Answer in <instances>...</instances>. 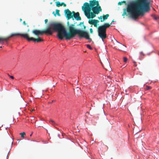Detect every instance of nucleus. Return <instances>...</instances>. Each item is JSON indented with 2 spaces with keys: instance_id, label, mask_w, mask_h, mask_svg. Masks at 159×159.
Segmentation results:
<instances>
[{
  "instance_id": "1",
  "label": "nucleus",
  "mask_w": 159,
  "mask_h": 159,
  "mask_svg": "<svg viewBox=\"0 0 159 159\" xmlns=\"http://www.w3.org/2000/svg\"><path fill=\"white\" fill-rule=\"evenodd\" d=\"M67 25L69 26L68 32H66L65 28L63 25L59 23L54 22L50 24V26L52 27V28L51 27L49 26L45 30H40L35 29L32 31V32L36 36H39L43 35L44 33L51 35L54 31H57V36L61 40L64 37L66 39L70 40L75 37L76 34H78L80 38L84 37L90 41L92 40L87 32L75 29L74 24H72L69 26L70 24L68 21L67 22Z\"/></svg>"
},
{
  "instance_id": "2",
  "label": "nucleus",
  "mask_w": 159,
  "mask_h": 159,
  "mask_svg": "<svg viewBox=\"0 0 159 159\" xmlns=\"http://www.w3.org/2000/svg\"><path fill=\"white\" fill-rule=\"evenodd\" d=\"M151 0H137L134 2L128 5L127 11L132 18L137 19L139 16L143 15L144 12L150 11Z\"/></svg>"
},
{
  "instance_id": "3",
  "label": "nucleus",
  "mask_w": 159,
  "mask_h": 159,
  "mask_svg": "<svg viewBox=\"0 0 159 159\" xmlns=\"http://www.w3.org/2000/svg\"><path fill=\"white\" fill-rule=\"evenodd\" d=\"M114 22V20H113L110 24L105 23L103 25L98 27V35L103 41L107 38V29L110 26L112 23Z\"/></svg>"
},
{
  "instance_id": "4",
  "label": "nucleus",
  "mask_w": 159,
  "mask_h": 159,
  "mask_svg": "<svg viewBox=\"0 0 159 159\" xmlns=\"http://www.w3.org/2000/svg\"><path fill=\"white\" fill-rule=\"evenodd\" d=\"M14 36H20L25 39H26L29 41H33L34 42H40L43 41V39H41L39 38L37 39H35L33 37H30L27 33L20 34V33H14Z\"/></svg>"
},
{
  "instance_id": "5",
  "label": "nucleus",
  "mask_w": 159,
  "mask_h": 159,
  "mask_svg": "<svg viewBox=\"0 0 159 159\" xmlns=\"http://www.w3.org/2000/svg\"><path fill=\"white\" fill-rule=\"evenodd\" d=\"M99 5V4L98 1L93 0L89 1V4L87 2L84 3L83 6L84 7V9L91 10V9L96 7L95 6H98Z\"/></svg>"
},
{
  "instance_id": "6",
  "label": "nucleus",
  "mask_w": 159,
  "mask_h": 159,
  "mask_svg": "<svg viewBox=\"0 0 159 159\" xmlns=\"http://www.w3.org/2000/svg\"><path fill=\"white\" fill-rule=\"evenodd\" d=\"M82 10L84 11L85 16L88 18H93L96 16V14H95L93 11V12H91V10L84 9V6H82Z\"/></svg>"
},
{
  "instance_id": "7",
  "label": "nucleus",
  "mask_w": 159,
  "mask_h": 159,
  "mask_svg": "<svg viewBox=\"0 0 159 159\" xmlns=\"http://www.w3.org/2000/svg\"><path fill=\"white\" fill-rule=\"evenodd\" d=\"M64 13L65 16L68 20L72 18L73 20H74V19L73 18L74 13V11L71 12L69 9H67L65 10Z\"/></svg>"
},
{
  "instance_id": "8",
  "label": "nucleus",
  "mask_w": 159,
  "mask_h": 159,
  "mask_svg": "<svg viewBox=\"0 0 159 159\" xmlns=\"http://www.w3.org/2000/svg\"><path fill=\"white\" fill-rule=\"evenodd\" d=\"M103 67L106 70L109 72L112 70L110 66V63L107 60H106L103 64H102Z\"/></svg>"
},
{
  "instance_id": "9",
  "label": "nucleus",
  "mask_w": 159,
  "mask_h": 159,
  "mask_svg": "<svg viewBox=\"0 0 159 159\" xmlns=\"http://www.w3.org/2000/svg\"><path fill=\"white\" fill-rule=\"evenodd\" d=\"M99 22V20L96 19L89 20L88 21L89 23L90 24L92 25L91 26V27H92V25H93L95 27H97V24Z\"/></svg>"
},
{
  "instance_id": "10",
  "label": "nucleus",
  "mask_w": 159,
  "mask_h": 159,
  "mask_svg": "<svg viewBox=\"0 0 159 159\" xmlns=\"http://www.w3.org/2000/svg\"><path fill=\"white\" fill-rule=\"evenodd\" d=\"M14 35V33H13L10 35L6 37H0V43H3L4 41H7L10 38L15 36Z\"/></svg>"
},
{
  "instance_id": "11",
  "label": "nucleus",
  "mask_w": 159,
  "mask_h": 159,
  "mask_svg": "<svg viewBox=\"0 0 159 159\" xmlns=\"http://www.w3.org/2000/svg\"><path fill=\"white\" fill-rule=\"evenodd\" d=\"M91 10H92L95 14H98L101 11H102L101 7L99 5V6H96L95 7L91 9Z\"/></svg>"
},
{
  "instance_id": "12",
  "label": "nucleus",
  "mask_w": 159,
  "mask_h": 159,
  "mask_svg": "<svg viewBox=\"0 0 159 159\" xmlns=\"http://www.w3.org/2000/svg\"><path fill=\"white\" fill-rule=\"evenodd\" d=\"M74 17L75 19L77 20H81V17L80 16V13L79 12L75 13L74 11L73 17Z\"/></svg>"
},
{
  "instance_id": "13",
  "label": "nucleus",
  "mask_w": 159,
  "mask_h": 159,
  "mask_svg": "<svg viewBox=\"0 0 159 159\" xmlns=\"http://www.w3.org/2000/svg\"><path fill=\"white\" fill-rule=\"evenodd\" d=\"M109 15L108 14H107L106 15H103V20H101L100 21L101 22H102L104 21L105 20H107L108 17L109 16Z\"/></svg>"
},
{
  "instance_id": "14",
  "label": "nucleus",
  "mask_w": 159,
  "mask_h": 159,
  "mask_svg": "<svg viewBox=\"0 0 159 159\" xmlns=\"http://www.w3.org/2000/svg\"><path fill=\"white\" fill-rule=\"evenodd\" d=\"M59 11H60L59 10H58V9H56V14L55 13L54 11H53V12L52 13L54 14V15L55 16H56V14H57V16H61V15L59 13Z\"/></svg>"
},
{
  "instance_id": "15",
  "label": "nucleus",
  "mask_w": 159,
  "mask_h": 159,
  "mask_svg": "<svg viewBox=\"0 0 159 159\" xmlns=\"http://www.w3.org/2000/svg\"><path fill=\"white\" fill-rule=\"evenodd\" d=\"M56 6L57 7H59L61 6L62 5V4H61V3L59 1H58L56 2Z\"/></svg>"
},
{
  "instance_id": "16",
  "label": "nucleus",
  "mask_w": 159,
  "mask_h": 159,
  "mask_svg": "<svg viewBox=\"0 0 159 159\" xmlns=\"http://www.w3.org/2000/svg\"><path fill=\"white\" fill-rule=\"evenodd\" d=\"M153 18L155 20H157L159 19V17L158 16L155 15H153L152 16Z\"/></svg>"
},
{
  "instance_id": "17",
  "label": "nucleus",
  "mask_w": 159,
  "mask_h": 159,
  "mask_svg": "<svg viewBox=\"0 0 159 159\" xmlns=\"http://www.w3.org/2000/svg\"><path fill=\"white\" fill-rule=\"evenodd\" d=\"M20 134L21 135V137L22 138H24V135H25V133L24 132H23L22 133H20Z\"/></svg>"
},
{
  "instance_id": "18",
  "label": "nucleus",
  "mask_w": 159,
  "mask_h": 159,
  "mask_svg": "<svg viewBox=\"0 0 159 159\" xmlns=\"http://www.w3.org/2000/svg\"><path fill=\"white\" fill-rule=\"evenodd\" d=\"M86 47L87 48H89L91 50L92 49V48L91 47L90 45L89 44L86 45Z\"/></svg>"
},
{
  "instance_id": "19",
  "label": "nucleus",
  "mask_w": 159,
  "mask_h": 159,
  "mask_svg": "<svg viewBox=\"0 0 159 159\" xmlns=\"http://www.w3.org/2000/svg\"><path fill=\"white\" fill-rule=\"evenodd\" d=\"M128 60L127 58L126 57H124L123 58V61L125 62H126Z\"/></svg>"
},
{
  "instance_id": "20",
  "label": "nucleus",
  "mask_w": 159,
  "mask_h": 159,
  "mask_svg": "<svg viewBox=\"0 0 159 159\" xmlns=\"http://www.w3.org/2000/svg\"><path fill=\"white\" fill-rule=\"evenodd\" d=\"M119 46L121 48H123V47H124L125 46L124 45H123V44H122L120 43H119Z\"/></svg>"
},
{
  "instance_id": "21",
  "label": "nucleus",
  "mask_w": 159,
  "mask_h": 159,
  "mask_svg": "<svg viewBox=\"0 0 159 159\" xmlns=\"http://www.w3.org/2000/svg\"><path fill=\"white\" fill-rule=\"evenodd\" d=\"M112 78L111 76H107V78H105V79H111Z\"/></svg>"
},
{
  "instance_id": "22",
  "label": "nucleus",
  "mask_w": 159,
  "mask_h": 159,
  "mask_svg": "<svg viewBox=\"0 0 159 159\" xmlns=\"http://www.w3.org/2000/svg\"><path fill=\"white\" fill-rule=\"evenodd\" d=\"M8 75L10 77V78L11 79H14V78L13 76H12V75Z\"/></svg>"
},
{
  "instance_id": "23",
  "label": "nucleus",
  "mask_w": 159,
  "mask_h": 159,
  "mask_svg": "<svg viewBox=\"0 0 159 159\" xmlns=\"http://www.w3.org/2000/svg\"><path fill=\"white\" fill-rule=\"evenodd\" d=\"M98 18L99 20H103L102 19V18H103V16H101L100 17H98Z\"/></svg>"
},
{
  "instance_id": "24",
  "label": "nucleus",
  "mask_w": 159,
  "mask_h": 159,
  "mask_svg": "<svg viewBox=\"0 0 159 159\" xmlns=\"http://www.w3.org/2000/svg\"><path fill=\"white\" fill-rule=\"evenodd\" d=\"M90 32L91 34H92L93 33V29L92 28H90Z\"/></svg>"
},
{
  "instance_id": "25",
  "label": "nucleus",
  "mask_w": 159,
  "mask_h": 159,
  "mask_svg": "<svg viewBox=\"0 0 159 159\" xmlns=\"http://www.w3.org/2000/svg\"><path fill=\"white\" fill-rule=\"evenodd\" d=\"M61 4H62V5H63L64 7L66 6V4L63 2H61Z\"/></svg>"
},
{
  "instance_id": "26",
  "label": "nucleus",
  "mask_w": 159,
  "mask_h": 159,
  "mask_svg": "<svg viewBox=\"0 0 159 159\" xmlns=\"http://www.w3.org/2000/svg\"><path fill=\"white\" fill-rule=\"evenodd\" d=\"M150 88H151L150 87L146 86V90H148Z\"/></svg>"
},
{
  "instance_id": "27",
  "label": "nucleus",
  "mask_w": 159,
  "mask_h": 159,
  "mask_svg": "<svg viewBox=\"0 0 159 159\" xmlns=\"http://www.w3.org/2000/svg\"><path fill=\"white\" fill-rule=\"evenodd\" d=\"M122 4H123V3H122V2H119L118 3V5H121Z\"/></svg>"
},
{
  "instance_id": "28",
  "label": "nucleus",
  "mask_w": 159,
  "mask_h": 159,
  "mask_svg": "<svg viewBox=\"0 0 159 159\" xmlns=\"http://www.w3.org/2000/svg\"><path fill=\"white\" fill-rule=\"evenodd\" d=\"M48 20L47 19H46L44 20L45 23L46 24L48 22Z\"/></svg>"
},
{
  "instance_id": "29",
  "label": "nucleus",
  "mask_w": 159,
  "mask_h": 159,
  "mask_svg": "<svg viewBox=\"0 0 159 159\" xmlns=\"http://www.w3.org/2000/svg\"><path fill=\"white\" fill-rule=\"evenodd\" d=\"M122 3H125L126 5L127 4L126 2L125 1H122Z\"/></svg>"
},
{
  "instance_id": "30",
  "label": "nucleus",
  "mask_w": 159,
  "mask_h": 159,
  "mask_svg": "<svg viewBox=\"0 0 159 159\" xmlns=\"http://www.w3.org/2000/svg\"><path fill=\"white\" fill-rule=\"evenodd\" d=\"M140 54L142 55L143 56H144V54L143 53V52H140Z\"/></svg>"
},
{
  "instance_id": "31",
  "label": "nucleus",
  "mask_w": 159,
  "mask_h": 159,
  "mask_svg": "<svg viewBox=\"0 0 159 159\" xmlns=\"http://www.w3.org/2000/svg\"><path fill=\"white\" fill-rule=\"evenodd\" d=\"M134 66H137V65L136 64V62L135 61H134Z\"/></svg>"
},
{
  "instance_id": "32",
  "label": "nucleus",
  "mask_w": 159,
  "mask_h": 159,
  "mask_svg": "<svg viewBox=\"0 0 159 159\" xmlns=\"http://www.w3.org/2000/svg\"><path fill=\"white\" fill-rule=\"evenodd\" d=\"M51 122H52V125H54V124H55V122H54L53 121V120H51Z\"/></svg>"
},
{
  "instance_id": "33",
  "label": "nucleus",
  "mask_w": 159,
  "mask_h": 159,
  "mask_svg": "<svg viewBox=\"0 0 159 159\" xmlns=\"http://www.w3.org/2000/svg\"><path fill=\"white\" fill-rule=\"evenodd\" d=\"M1 115H2L4 114V111H2L1 112Z\"/></svg>"
},
{
  "instance_id": "34",
  "label": "nucleus",
  "mask_w": 159,
  "mask_h": 159,
  "mask_svg": "<svg viewBox=\"0 0 159 159\" xmlns=\"http://www.w3.org/2000/svg\"><path fill=\"white\" fill-rule=\"evenodd\" d=\"M23 24L24 25H26V23H25V21H24L23 22Z\"/></svg>"
},
{
  "instance_id": "35",
  "label": "nucleus",
  "mask_w": 159,
  "mask_h": 159,
  "mask_svg": "<svg viewBox=\"0 0 159 159\" xmlns=\"http://www.w3.org/2000/svg\"><path fill=\"white\" fill-rule=\"evenodd\" d=\"M84 24V22H80V24H79V25H81V24Z\"/></svg>"
},
{
  "instance_id": "36",
  "label": "nucleus",
  "mask_w": 159,
  "mask_h": 159,
  "mask_svg": "<svg viewBox=\"0 0 159 159\" xmlns=\"http://www.w3.org/2000/svg\"><path fill=\"white\" fill-rule=\"evenodd\" d=\"M84 29H85L86 28V26L85 25H84Z\"/></svg>"
},
{
  "instance_id": "37",
  "label": "nucleus",
  "mask_w": 159,
  "mask_h": 159,
  "mask_svg": "<svg viewBox=\"0 0 159 159\" xmlns=\"http://www.w3.org/2000/svg\"><path fill=\"white\" fill-rule=\"evenodd\" d=\"M22 19H20V21H22Z\"/></svg>"
},
{
  "instance_id": "38",
  "label": "nucleus",
  "mask_w": 159,
  "mask_h": 159,
  "mask_svg": "<svg viewBox=\"0 0 159 159\" xmlns=\"http://www.w3.org/2000/svg\"><path fill=\"white\" fill-rule=\"evenodd\" d=\"M34 111V109H33L32 110V111Z\"/></svg>"
},
{
  "instance_id": "39",
  "label": "nucleus",
  "mask_w": 159,
  "mask_h": 159,
  "mask_svg": "<svg viewBox=\"0 0 159 159\" xmlns=\"http://www.w3.org/2000/svg\"><path fill=\"white\" fill-rule=\"evenodd\" d=\"M32 133L30 135V136H31V135H32Z\"/></svg>"
},
{
  "instance_id": "40",
  "label": "nucleus",
  "mask_w": 159,
  "mask_h": 159,
  "mask_svg": "<svg viewBox=\"0 0 159 159\" xmlns=\"http://www.w3.org/2000/svg\"><path fill=\"white\" fill-rule=\"evenodd\" d=\"M79 89L80 90V89Z\"/></svg>"
}]
</instances>
